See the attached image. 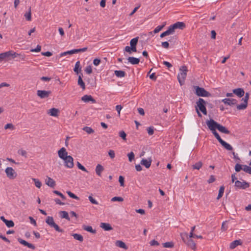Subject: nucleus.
Segmentation results:
<instances>
[{"instance_id":"1","label":"nucleus","mask_w":251,"mask_h":251,"mask_svg":"<svg viewBox=\"0 0 251 251\" xmlns=\"http://www.w3.org/2000/svg\"><path fill=\"white\" fill-rule=\"evenodd\" d=\"M139 37H136L132 39L130 41V47L126 46L125 48V51L131 53L132 51L136 52V46L138 42Z\"/></svg>"},{"instance_id":"2","label":"nucleus","mask_w":251,"mask_h":251,"mask_svg":"<svg viewBox=\"0 0 251 251\" xmlns=\"http://www.w3.org/2000/svg\"><path fill=\"white\" fill-rule=\"evenodd\" d=\"M180 73L177 75V79L181 86L184 84L185 79L187 75V72L188 71L186 66H183L180 68Z\"/></svg>"},{"instance_id":"3","label":"nucleus","mask_w":251,"mask_h":251,"mask_svg":"<svg viewBox=\"0 0 251 251\" xmlns=\"http://www.w3.org/2000/svg\"><path fill=\"white\" fill-rule=\"evenodd\" d=\"M197 105L195 108L197 107L199 110L201 111L204 115H207V110L206 108V102L202 98H199L196 102Z\"/></svg>"},{"instance_id":"4","label":"nucleus","mask_w":251,"mask_h":251,"mask_svg":"<svg viewBox=\"0 0 251 251\" xmlns=\"http://www.w3.org/2000/svg\"><path fill=\"white\" fill-rule=\"evenodd\" d=\"M249 98L250 94L249 93H246L245 97L241 100V101H243V102L237 105V110H245L247 108Z\"/></svg>"},{"instance_id":"5","label":"nucleus","mask_w":251,"mask_h":251,"mask_svg":"<svg viewBox=\"0 0 251 251\" xmlns=\"http://www.w3.org/2000/svg\"><path fill=\"white\" fill-rule=\"evenodd\" d=\"M195 89V94L199 97H210L211 94L208 91H206L203 88L200 87L198 86H194Z\"/></svg>"},{"instance_id":"6","label":"nucleus","mask_w":251,"mask_h":251,"mask_svg":"<svg viewBox=\"0 0 251 251\" xmlns=\"http://www.w3.org/2000/svg\"><path fill=\"white\" fill-rule=\"evenodd\" d=\"M222 101L224 102L225 104L229 105L230 106H236V108H237V105H239L238 104V100L233 98H225L222 100Z\"/></svg>"},{"instance_id":"7","label":"nucleus","mask_w":251,"mask_h":251,"mask_svg":"<svg viewBox=\"0 0 251 251\" xmlns=\"http://www.w3.org/2000/svg\"><path fill=\"white\" fill-rule=\"evenodd\" d=\"M208 128L212 131L216 130L218 128L220 124L215 121L213 119L207 120L206 122Z\"/></svg>"},{"instance_id":"8","label":"nucleus","mask_w":251,"mask_h":251,"mask_svg":"<svg viewBox=\"0 0 251 251\" xmlns=\"http://www.w3.org/2000/svg\"><path fill=\"white\" fill-rule=\"evenodd\" d=\"M235 187L238 189H246L250 187V183L245 180L240 181L237 180L235 181Z\"/></svg>"},{"instance_id":"9","label":"nucleus","mask_w":251,"mask_h":251,"mask_svg":"<svg viewBox=\"0 0 251 251\" xmlns=\"http://www.w3.org/2000/svg\"><path fill=\"white\" fill-rule=\"evenodd\" d=\"M64 161V165L68 168H72L74 166V159L71 155H69L67 157L63 159Z\"/></svg>"},{"instance_id":"10","label":"nucleus","mask_w":251,"mask_h":251,"mask_svg":"<svg viewBox=\"0 0 251 251\" xmlns=\"http://www.w3.org/2000/svg\"><path fill=\"white\" fill-rule=\"evenodd\" d=\"M5 173L7 176L10 179H14L17 176V174L14 170L11 167H7L5 169Z\"/></svg>"},{"instance_id":"11","label":"nucleus","mask_w":251,"mask_h":251,"mask_svg":"<svg viewBox=\"0 0 251 251\" xmlns=\"http://www.w3.org/2000/svg\"><path fill=\"white\" fill-rule=\"evenodd\" d=\"M50 91L46 90H38L37 91V95L41 99H46L48 98L51 94Z\"/></svg>"},{"instance_id":"12","label":"nucleus","mask_w":251,"mask_h":251,"mask_svg":"<svg viewBox=\"0 0 251 251\" xmlns=\"http://www.w3.org/2000/svg\"><path fill=\"white\" fill-rule=\"evenodd\" d=\"M3 55V58H8L10 57H11L12 58H16L18 57L19 54L16 53V52L13 50H9L5 52L2 53Z\"/></svg>"},{"instance_id":"13","label":"nucleus","mask_w":251,"mask_h":251,"mask_svg":"<svg viewBox=\"0 0 251 251\" xmlns=\"http://www.w3.org/2000/svg\"><path fill=\"white\" fill-rule=\"evenodd\" d=\"M185 235L188 240L186 242L187 245L192 250H195L196 249V245L194 241L191 239L192 238H189V236L188 235L187 233H185Z\"/></svg>"},{"instance_id":"14","label":"nucleus","mask_w":251,"mask_h":251,"mask_svg":"<svg viewBox=\"0 0 251 251\" xmlns=\"http://www.w3.org/2000/svg\"><path fill=\"white\" fill-rule=\"evenodd\" d=\"M58 156L62 160L69 156L66 149L64 147H62L58 151Z\"/></svg>"},{"instance_id":"15","label":"nucleus","mask_w":251,"mask_h":251,"mask_svg":"<svg viewBox=\"0 0 251 251\" xmlns=\"http://www.w3.org/2000/svg\"><path fill=\"white\" fill-rule=\"evenodd\" d=\"M233 93L238 98H242L245 95V91L243 88H238L232 90Z\"/></svg>"},{"instance_id":"16","label":"nucleus","mask_w":251,"mask_h":251,"mask_svg":"<svg viewBox=\"0 0 251 251\" xmlns=\"http://www.w3.org/2000/svg\"><path fill=\"white\" fill-rule=\"evenodd\" d=\"M45 183L48 186L54 188L56 185L55 181L51 177L47 176L46 179H45Z\"/></svg>"},{"instance_id":"17","label":"nucleus","mask_w":251,"mask_h":251,"mask_svg":"<svg viewBox=\"0 0 251 251\" xmlns=\"http://www.w3.org/2000/svg\"><path fill=\"white\" fill-rule=\"evenodd\" d=\"M81 100L85 102L91 101L93 103L96 102V100L91 96L85 95L81 98Z\"/></svg>"},{"instance_id":"18","label":"nucleus","mask_w":251,"mask_h":251,"mask_svg":"<svg viewBox=\"0 0 251 251\" xmlns=\"http://www.w3.org/2000/svg\"><path fill=\"white\" fill-rule=\"evenodd\" d=\"M152 160L151 158H149L148 159H142L141 161V164L145 166L146 168H149L151 165Z\"/></svg>"},{"instance_id":"19","label":"nucleus","mask_w":251,"mask_h":251,"mask_svg":"<svg viewBox=\"0 0 251 251\" xmlns=\"http://www.w3.org/2000/svg\"><path fill=\"white\" fill-rule=\"evenodd\" d=\"M59 112V110L55 108H52L49 110L48 111V114L50 116L57 117L58 115V113Z\"/></svg>"},{"instance_id":"20","label":"nucleus","mask_w":251,"mask_h":251,"mask_svg":"<svg viewBox=\"0 0 251 251\" xmlns=\"http://www.w3.org/2000/svg\"><path fill=\"white\" fill-rule=\"evenodd\" d=\"M82 76H83V74L82 73H80V74L78 75L77 84L78 85H79L80 86V87L83 90H85V83L84 82V81L82 80Z\"/></svg>"},{"instance_id":"21","label":"nucleus","mask_w":251,"mask_h":251,"mask_svg":"<svg viewBox=\"0 0 251 251\" xmlns=\"http://www.w3.org/2000/svg\"><path fill=\"white\" fill-rule=\"evenodd\" d=\"M175 29H183L185 27V24L183 22H177L173 25Z\"/></svg>"},{"instance_id":"22","label":"nucleus","mask_w":251,"mask_h":251,"mask_svg":"<svg viewBox=\"0 0 251 251\" xmlns=\"http://www.w3.org/2000/svg\"><path fill=\"white\" fill-rule=\"evenodd\" d=\"M100 227L105 231H109L113 229L111 226L108 223H101Z\"/></svg>"},{"instance_id":"23","label":"nucleus","mask_w":251,"mask_h":251,"mask_svg":"<svg viewBox=\"0 0 251 251\" xmlns=\"http://www.w3.org/2000/svg\"><path fill=\"white\" fill-rule=\"evenodd\" d=\"M74 71L77 74H79L81 72V67L80 66V64L79 61H77L75 66V68L74 69Z\"/></svg>"},{"instance_id":"24","label":"nucleus","mask_w":251,"mask_h":251,"mask_svg":"<svg viewBox=\"0 0 251 251\" xmlns=\"http://www.w3.org/2000/svg\"><path fill=\"white\" fill-rule=\"evenodd\" d=\"M104 168L100 164H98L96 167L95 171L96 174L99 176H101V173L103 171Z\"/></svg>"},{"instance_id":"25","label":"nucleus","mask_w":251,"mask_h":251,"mask_svg":"<svg viewBox=\"0 0 251 251\" xmlns=\"http://www.w3.org/2000/svg\"><path fill=\"white\" fill-rule=\"evenodd\" d=\"M217 129L222 133L229 134L230 131L228 130L225 126L219 124Z\"/></svg>"},{"instance_id":"26","label":"nucleus","mask_w":251,"mask_h":251,"mask_svg":"<svg viewBox=\"0 0 251 251\" xmlns=\"http://www.w3.org/2000/svg\"><path fill=\"white\" fill-rule=\"evenodd\" d=\"M127 60L132 65H137L140 62V59L134 57H128Z\"/></svg>"},{"instance_id":"27","label":"nucleus","mask_w":251,"mask_h":251,"mask_svg":"<svg viewBox=\"0 0 251 251\" xmlns=\"http://www.w3.org/2000/svg\"><path fill=\"white\" fill-rule=\"evenodd\" d=\"M242 242L241 240H236L230 243L229 247L231 249H233L235 248L237 246L242 245Z\"/></svg>"},{"instance_id":"28","label":"nucleus","mask_w":251,"mask_h":251,"mask_svg":"<svg viewBox=\"0 0 251 251\" xmlns=\"http://www.w3.org/2000/svg\"><path fill=\"white\" fill-rule=\"evenodd\" d=\"M59 214L60 217L62 219L64 218V219L67 220L68 221H70V218L69 216V215H68V213L67 212H66L65 211H61L59 212Z\"/></svg>"},{"instance_id":"29","label":"nucleus","mask_w":251,"mask_h":251,"mask_svg":"<svg viewBox=\"0 0 251 251\" xmlns=\"http://www.w3.org/2000/svg\"><path fill=\"white\" fill-rule=\"evenodd\" d=\"M220 143L228 151H232L233 150L232 146L223 140Z\"/></svg>"},{"instance_id":"30","label":"nucleus","mask_w":251,"mask_h":251,"mask_svg":"<svg viewBox=\"0 0 251 251\" xmlns=\"http://www.w3.org/2000/svg\"><path fill=\"white\" fill-rule=\"evenodd\" d=\"M116 245L117 247H119L121 248H123L125 250H127L128 249L127 246L126 245V244L122 241H117L116 242Z\"/></svg>"},{"instance_id":"31","label":"nucleus","mask_w":251,"mask_h":251,"mask_svg":"<svg viewBox=\"0 0 251 251\" xmlns=\"http://www.w3.org/2000/svg\"><path fill=\"white\" fill-rule=\"evenodd\" d=\"M114 74L116 75V76L118 77H123L126 76V73L124 71L122 70H116L114 72Z\"/></svg>"},{"instance_id":"32","label":"nucleus","mask_w":251,"mask_h":251,"mask_svg":"<svg viewBox=\"0 0 251 251\" xmlns=\"http://www.w3.org/2000/svg\"><path fill=\"white\" fill-rule=\"evenodd\" d=\"M75 239L79 241L80 242H82L83 241V237L79 234L77 233H73L71 235Z\"/></svg>"},{"instance_id":"33","label":"nucleus","mask_w":251,"mask_h":251,"mask_svg":"<svg viewBox=\"0 0 251 251\" xmlns=\"http://www.w3.org/2000/svg\"><path fill=\"white\" fill-rule=\"evenodd\" d=\"M83 229L93 234H95L96 233V230L95 229H93L91 226H83Z\"/></svg>"},{"instance_id":"34","label":"nucleus","mask_w":251,"mask_h":251,"mask_svg":"<svg viewBox=\"0 0 251 251\" xmlns=\"http://www.w3.org/2000/svg\"><path fill=\"white\" fill-rule=\"evenodd\" d=\"M46 223L51 226L54 223L53 218L51 216H48L46 220Z\"/></svg>"},{"instance_id":"35","label":"nucleus","mask_w":251,"mask_h":251,"mask_svg":"<svg viewBox=\"0 0 251 251\" xmlns=\"http://www.w3.org/2000/svg\"><path fill=\"white\" fill-rule=\"evenodd\" d=\"M24 17L26 19V20L28 21H30L31 20V8L30 7L29 8V10L28 12H26L24 14Z\"/></svg>"},{"instance_id":"36","label":"nucleus","mask_w":251,"mask_h":251,"mask_svg":"<svg viewBox=\"0 0 251 251\" xmlns=\"http://www.w3.org/2000/svg\"><path fill=\"white\" fill-rule=\"evenodd\" d=\"M224 190H225V187L224 186H221L220 187L219 190V193L218 197L217 198V200L220 199L222 196H223L224 193Z\"/></svg>"},{"instance_id":"37","label":"nucleus","mask_w":251,"mask_h":251,"mask_svg":"<svg viewBox=\"0 0 251 251\" xmlns=\"http://www.w3.org/2000/svg\"><path fill=\"white\" fill-rule=\"evenodd\" d=\"M74 53H76V50L75 49H74V50H68L67 51L62 52L60 54V56H65V55H68V54H74Z\"/></svg>"},{"instance_id":"38","label":"nucleus","mask_w":251,"mask_h":251,"mask_svg":"<svg viewBox=\"0 0 251 251\" xmlns=\"http://www.w3.org/2000/svg\"><path fill=\"white\" fill-rule=\"evenodd\" d=\"M82 130L87 132L88 134H92L95 132L94 129H93L91 127L89 126H84L82 128Z\"/></svg>"},{"instance_id":"39","label":"nucleus","mask_w":251,"mask_h":251,"mask_svg":"<svg viewBox=\"0 0 251 251\" xmlns=\"http://www.w3.org/2000/svg\"><path fill=\"white\" fill-rule=\"evenodd\" d=\"M202 163L201 161H200L195 164L192 165V168L193 169L200 170V169L202 167Z\"/></svg>"},{"instance_id":"40","label":"nucleus","mask_w":251,"mask_h":251,"mask_svg":"<svg viewBox=\"0 0 251 251\" xmlns=\"http://www.w3.org/2000/svg\"><path fill=\"white\" fill-rule=\"evenodd\" d=\"M86 81L92 87H95L96 86V82L92 78H88Z\"/></svg>"},{"instance_id":"41","label":"nucleus","mask_w":251,"mask_h":251,"mask_svg":"<svg viewBox=\"0 0 251 251\" xmlns=\"http://www.w3.org/2000/svg\"><path fill=\"white\" fill-rule=\"evenodd\" d=\"M50 227L54 228L56 231H58L59 232L62 233L64 232V230L60 228L56 223H54Z\"/></svg>"},{"instance_id":"42","label":"nucleus","mask_w":251,"mask_h":251,"mask_svg":"<svg viewBox=\"0 0 251 251\" xmlns=\"http://www.w3.org/2000/svg\"><path fill=\"white\" fill-rule=\"evenodd\" d=\"M165 25L166 22H164L162 25L157 26L153 30V32L154 33L159 32L165 26Z\"/></svg>"},{"instance_id":"43","label":"nucleus","mask_w":251,"mask_h":251,"mask_svg":"<svg viewBox=\"0 0 251 251\" xmlns=\"http://www.w3.org/2000/svg\"><path fill=\"white\" fill-rule=\"evenodd\" d=\"M163 246L164 248H173L174 246V244L173 242H167L163 243Z\"/></svg>"},{"instance_id":"44","label":"nucleus","mask_w":251,"mask_h":251,"mask_svg":"<svg viewBox=\"0 0 251 251\" xmlns=\"http://www.w3.org/2000/svg\"><path fill=\"white\" fill-rule=\"evenodd\" d=\"M5 224L8 227H12L14 226V223L12 220H7L5 222Z\"/></svg>"},{"instance_id":"45","label":"nucleus","mask_w":251,"mask_h":251,"mask_svg":"<svg viewBox=\"0 0 251 251\" xmlns=\"http://www.w3.org/2000/svg\"><path fill=\"white\" fill-rule=\"evenodd\" d=\"M32 180L34 182L35 186L40 188L42 186L41 182L38 179L36 178H32Z\"/></svg>"},{"instance_id":"46","label":"nucleus","mask_w":251,"mask_h":251,"mask_svg":"<svg viewBox=\"0 0 251 251\" xmlns=\"http://www.w3.org/2000/svg\"><path fill=\"white\" fill-rule=\"evenodd\" d=\"M212 133L214 135L215 137L218 140V141L220 143L223 139L221 138L218 132L216 131V130L212 131Z\"/></svg>"},{"instance_id":"47","label":"nucleus","mask_w":251,"mask_h":251,"mask_svg":"<svg viewBox=\"0 0 251 251\" xmlns=\"http://www.w3.org/2000/svg\"><path fill=\"white\" fill-rule=\"evenodd\" d=\"M119 136L124 141L126 140V134L124 131H123V130L120 131L119 132Z\"/></svg>"},{"instance_id":"48","label":"nucleus","mask_w":251,"mask_h":251,"mask_svg":"<svg viewBox=\"0 0 251 251\" xmlns=\"http://www.w3.org/2000/svg\"><path fill=\"white\" fill-rule=\"evenodd\" d=\"M67 193L69 196V197L71 198L74 199L75 200H78L79 198L75 195L74 193H72L71 191H67Z\"/></svg>"},{"instance_id":"49","label":"nucleus","mask_w":251,"mask_h":251,"mask_svg":"<svg viewBox=\"0 0 251 251\" xmlns=\"http://www.w3.org/2000/svg\"><path fill=\"white\" fill-rule=\"evenodd\" d=\"M127 156L128 157L129 161L131 162L134 159L135 155L133 152L131 151L127 154Z\"/></svg>"},{"instance_id":"50","label":"nucleus","mask_w":251,"mask_h":251,"mask_svg":"<svg viewBox=\"0 0 251 251\" xmlns=\"http://www.w3.org/2000/svg\"><path fill=\"white\" fill-rule=\"evenodd\" d=\"M84 71L87 74H91L92 73V66L90 65L87 66L85 69Z\"/></svg>"},{"instance_id":"51","label":"nucleus","mask_w":251,"mask_h":251,"mask_svg":"<svg viewBox=\"0 0 251 251\" xmlns=\"http://www.w3.org/2000/svg\"><path fill=\"white\" fill-rule=\"evenodd\" d=\"M77 166L78 168V169H79L80 170H81L84 172H88V171L87 170V169L82 165H81L79 162H77Z\"/></svg>"},{"instance_id":"52","label":"nucleus","mask_w":251,"mask_h":251,"mask_svg":"<svg viewBox=\"0 0 251 251\" xmlns=\"http://www.w3.org/2000/svg\"><path fill=\"white\" fill-rule=\"evenodd\" d=\"M111 201H124V199L121 197H114L112 198Z\"/></svg>"},{"instance_id":"53","label":"nucleus","mask_w":251,"mask_h":251,"mask_svg":"<svg viewBox=\"0 0 251 251\" xmlns=\"http://www.w3.org/2000/svg\"><path fill=\"white\" fill-rule=\"evenodd\" d=\"M53 193L56 194L57 195L60 196L63 200L66 199V197L63 195L61 192L57 190H54Z\"/></svg>"},{"instance_id":"54","label":"nucleus","mask_w":251,"mask_h":251,"mask_svg":"<svg viewBox=\"0 0 251 251\" xmlns=\"http://www.w3.org/2000/svg\"><path fill=\"white\" fill-rule=\"evenodd\" d=\"M15 128L14 125L12 124L9 123L7 124L4 126V129H10L11 130H13Z\"/></svg>"},{"instance_id":"55","label":"nucleus","mask_w":251,"mask_h":251,"mask_svg":"<svg viewBox=\"0 0 251 251\" xmlns=\"http://www.w3.org/2000/svg\"><path fill=\"white\" fill-rule=\"evenodd\" d=\"M196 228V226H194L191 227V230L189 234V238H195V234L194 233V231Z\"/></svg>"},{"instance_id":"56","label":"nucleus","mask_w":251,"mask_h":251,"mask_svg":"<svg viewBox=\"0 0 251 251\" xmlns=\"http://www.w3.org/2000/svg\"><path fill=\"white\" fill-rule=\"evenodd\" d=\"M148 133L149 135H152L154 133V128L153 126H150L147 129Z\"/></svg>"},{"instance_id":"57","label":"nucleus","mask_w":251,"mask_h":251,"mask_svg":"<svg viewBox=\"0 0 251 251\" xmlns=\"http://www.w3.org/2000/svg\"><path fill=\"white\" fill-rule=\"evenodd\" d=\"M88 199H89V200L90 201V202L92 203V204H98V201L95 200L92 196H89L88 197Z\"/></svg>"},{"instance_id":"58","label":"nucleus","mask_w":251,"mask_h":251,"mask_svg":"<svg viewBox=\"0 0 251 251\" xmlns=\"http://www.w3.org/2000/svg\"><path fill=\"white\" fill-rule=\"evenodd\" d=\"M242 169V165L240 164L237 163L235 166V170L237 172H240Z\"/></svg>"},{"instance_id":"59","label":"nucleus","mask_w":251,"mask_h":251,"mask_svg":"<svg viewBox=\"0 0 251 251\" xmlns=\"http://www.w3.org/2000/svg\"><path fill=\"white\" fill-rule=\"evenodd\" d=\"M41 50V46L38 45L36 48L31 49L30 51L31 52H39Z\"/></svg>"},{"instance_id":"60","label":"nucleus","mask_w":251,"mask_h":251,"mask_svg":"<svg viewBox=\"0 0 251 251\" xmlns=\"http://www.w3.org/2000/svg\"><path fill=\"white\" fill-rule=\"evenodd\" d=\"M18 242L21 244L25 246H26L27 245L28 242L20 238H18Z\"/></svg>"},{"instance_id":"61","label":"nucleus","mask_w":251,"mask_h":251,"mask_svg":"<svg viewBox=\"0 0 251 251\" xmlns=\"http://www.w3.org/2000/svg\"><path fill=\"white\" fill-rule=\"evenodd\" d=\"M124 177L122 176H119V181L120 182V185L121 186H124Z\"/></svg>"},{"instance_id":"62","label":"nucleus","mask_w":251,"mask_h":251,"mask_svg":"<svg viewBox=\"0 0 251 251\" xmlns=\"http://www.w3.org/2000/svg\"><path fill=\"white\" fill-rule=\"evenodd\" d=\"M108 155H109L111 158H114L115 156L114 151L113 150H109L108 151Z\"/></svg>"},{"instance_id":"63","label":"nucleus","mask_w":251,"mask_h":251,"mask_svg":"<svg viewBox=\"0 0 251 251\" xmlns=\"http://www.w3.org/2000/svg\"><path fill=\"white\" fill-rule=\"evenodd\" d=\"M161 46L165 49H168L169 47V43L167 41L162 42Z\"/></svg>"},{"instance_id":"64","label":"nucleus","mask_w":251,"mask_h":251,"mask_svg":"<svg viewBox=\"0 0 251 251\" xmlns=\"http://www.w3.org/2000/svg\"><path fill=\"white\" fill-rule=\"evenodd\" d=\"M100 59L99 58H95L93 60V64L95 66H98L100 63Z\"/></svg>"}]
</instances>
